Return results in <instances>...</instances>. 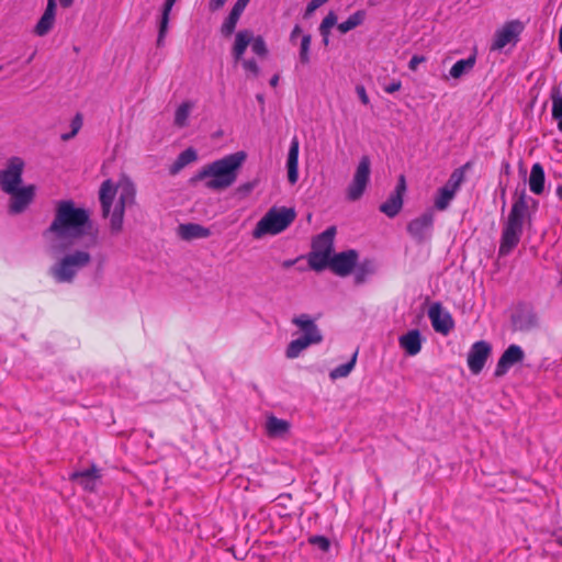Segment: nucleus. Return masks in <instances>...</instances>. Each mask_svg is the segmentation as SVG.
I'll return each instance as SVG.
<instances>
[{"instance_id": "f257e3e1", "label": "nucleus", "mask_w": 562, "mask_h": 562, "mask_svg": "<svg viewBox=\"0 0 562 562\" xmlns=\"http://www.w3.org/2000/svg\"><path fill=\"white\" fill-rule=\"evenodd\" d=\"M99 200L104 217H110V226L113 233L121 232L125 209L135 202V187L126 177L117 182L105 180L99 191Z\"/></svg>"}, {"instance_id": "f03ea898", "label": "nucleus", "mask_w": 562, "mask_h": 562, "mask_svg": "<svg viewBox=\"0 0 562 562\" xmlns=\"http://www.w3.org/2000/svg\"><path fill=\"white\" fill-rule=\"evenodd\" d=\"M90 228V215L83 207H77L71 200H61L56 204L55 218L48 232L59 240L72 243L82 237Z\"/></svg>"}, {"instance_id": "7ed1b4c3", "label": "nucleus", "mask_w": 562, "mask_h": 562, "mask_svg": "<svg viewBox=\"0 0 562 562\" xmlns=\"http://www.w3.org/2000/svg\"><path fill=\"white\" fill-rule=\"evenodd\" d=\"M247 155L239 150L203 166L195 175L196 181H204V186L213 191L229 188L237 179L238 171L246 161Z\"/></svg>"}, {"instance_id": "20e7f679", "label": "nucleus", "mask_w": 562, "mask_h": 562, "mask_svg": "<svg viewBox=\"0 0 562 562\" xmlns=\"http://www.w3.org/2000/svg\"><path fill=\"white\" fill-rule=\"evenodd\" d=\"M529 201H531L533 205H537V201L528 198L525 191H522L513 203L502 232L499 255H508L519 244L524 223L528 216Z\"/></svg>"}, {"instance_id": "39448f33", "label": "nucleus", "mask_w": 562, "mask_h": 562, "mask_svg": "<svg viewBox=\"0 0 562 562\" xmlns=\"http://www.w3.org/2000/svg\"><path fill=\"white\" fill-rule=\"evenodd\" d=\"M294 218L295 212L293 209L273 206L256 224L252 236L259 239L266 235H277L286 229Z\"/></svg>"}, {"instance_id": "423d86ee", "label": "nucleus", "mask_w": 562, "mask_h": 562, "mask_svg": "<svg viewBox=\"0 0 562 562\" xmlns=\"http://www.w3.org/2000/svg\"><path fill=\"white\" fill-rule=\"evenodd\" d=\"M90 260L91 256L88 251L76 250L60 258L50 267L49 272L56 282H71L78 271L86 267Z\"/></svg>"}, {"instance_id": "0eeeda50", "label": "nucleus", "mask_w": 562, "mask_h": 562, "mask_svg": "<svg viewBox=\"0 0 562 562\" xmlns=\"http://www.w3.org/2000/svg\"><path fill=\"white\" fill-rule=\"evenodd\" d=\"M249 45L251 46L252 53L260 57H265L268 53L266 42L261 36L254 37L250 30H240L235 34L232 47V56L236 64L241 60Z\"/></svg>"}, {"instance_id": "6e6552de", "label": "nucleus", "mask_w": 562, "mask_h": 562, "mask_svg": "<svg viewBox=\"0 0 562 562\" xmlns=\"http://www.w3.org/2000/svg\"><path fill=\"white\" fill-rule=\"evenodd\" d=\"M371 160L368 156H362L358 162L351 182L346 189L348 201H358L367 190L370 182Z\"/></svg>"}, {"instance_id": "1a4fd4ad", "label": "nucleus", "mask_w": 562, "mask_h": 562, "mask_svg": "<svg viewBox=\"0 0 562 562\" xmlns=\"http://www.w3.org/2000/svg\"><path fill=\"white\" fill-rule=\"evenodd\" d=\"M525 25L519 20H510L495 32L491 48L501 50L510 43H516L522 33Z\"/></svg>"}, {"instance_id": "9d476101", "label": "nucleus", "mask_w": 562, "mask_h": 562, "mask_svg": "<svg viewBox=\"0 0 562 562\" xmlns=\"http://www.w3.org/2000/svg\"><path fill=\"white\" fill-rule=\"evenodd\" d=\"M22 170V159L14 157L10 159L7 168L0 171V186L4 192H13L14 189L20 188Z\"/></svg>"}, {"instance_id": "9b49d317", "label": "nucleus", "mask_w": 562, "mask_h": 562, "mask_svg": "<svg viewBox=\"0 0 562 562\" xmlns=\"http://www.w3.org/2000/svg\"><path fill=\"white\" fill-rule=\"evenodd\" d=\"M492 351L491 345L485 340L474 342L468 353V367L473 374H479Z\"/></svg>"}, {"instance_id": "f8f14e48", "label": "nucleus", "mask_w": 562, "mask_h": 562, "mask_svg": "<svg viewBox=\"0 0 562 562\" xmlns=\"http://www.w3.org/2000/svg\"><path fill=\"white\" fill-rule=\"evenodd\" d=\"M524 358L525 352L520 346L514 344L508 346L497 361L494 375L497 378L505 375L513 366L521 362Z\"/></svg>"}, {"instance_id": "ddd939ff", "label": "nucleus", "mask_w": 562, "mask_h": 562, "mask_svg": "<svg viewBox=\"0 0 562 562\" xmlns=\"http://www.w3.org/2000/svg\"><path fill=\"white\" fill-rule=\"evenodd\" d=\"M428 317L437 333L447 335L453 327L451 315L442 308L440 303H434L429 306Z\"/></svg>"}, {"instance_id": "4468645a", "label": "nucleus", "mask_w": 562, "mask_h": 562, "mask_svg": "<svg viewBox=\"0 0 562 562\" xmlns=\"http://www.w3.org/2000/svg\"><path fill=\"white\" fill-rule=\"evenodd\" d=\"M432 225L434 212L428 210L420 216L412 220L407 225V231L413 238L423 240L430 235Z\"/></svg>"}, {"instance_id": "2eb2a0df", "label": "nucleus", "mask_w": 562, "mask_h": 562, "mask_svg": "<svg viewBox=\"0 0 562 562\" xmlns=\"http://www.w3.org/2000/svg\"><path fill=\"white\" fill-rule=\"evenodd\" d=\"M11 195L9 210L12 214H18L23 212L27 205L32 202L35 193L34 186H26L22 188H16L13 192H7Z\"/></svg>"}, {"instance_id": "dca6fc26", "label": "nucleus", "mask_w": 562, "mask_h": 562, "mask_svg": "<svg viewBox=\"0 0 562 562\" xmlns=\"http://www.w3.org/2000/svg\"><path fill=\"white\" fill-rule=\"evenodd\" d=\"M358 254L347 250L331 256L330 269L338 276H348L357 263Z\"/></svg>"}, {"instance_id": "f3484780", "label": "nucleus", "mask_w": 562, "mask_h": 562, "mask_svg": "<svg viewBox=\"0 0 562 562\" xmlns=\"http://www.w3.org/2000/svg\"><path fill=\"white\" fill-rule=\"evenodd\" d=\"M292 323L300 329L304 337L315 344L323 340V335L315 324V321L308 314H300L292 319Z\"/></svg>"}, {"instance_id": "a211bd4d", "label": "nucleus", "mask_w": 562, "mask_h": 562, "mask_svg": "<svg viewBox=\"0 0 562 562\" xmlns=\"http://www.w3.org/2000/svg\"><path fill=\"white\" fill-rule=\"evenodd\" d=\"M101 479L100 470L92 465L89 469L71 473L70 480L77 482L86 491H94Z\"/></svg>"}, {"instance_id": "6ab92c4d", "label": "nucleus", "mask_w": 562, "mask_h": 562, "mask_svg": "<svg viewBox=\"0 0 562 562\" xmlns=\"http://www.w3.org/2000/svg\"><path fill=\"white\" fill-rule=\"evenodd\" d=\"M56 10L57 7L46 5L42 16L33 29L36 36L43 37L53 30L56 21Z\"/></svg>"}, {"instance_id": "aec40b11", "label": "nucleus", "mask_w": 562, "mask_h": 562, "mask_svg": "<svg viewBox=\"0 0 562 562\" xmlns=\"http://www.w3.org/2000/svg\"><path fill=\"white\" fill-rule=\"evenodd\" d=\"M335 235L336 228L334 226L328 227L313 239L312 249L331 257Z\"/></svg>"}, {"instance_id": "412c9836", "label": "nucleus", "mask_w": 562, "mask_h": 562, "mask_svg": "<svg viewBox=\"0 0 562 562\" xmlns=\"http://www.w3.org/2000/svg\"><path fill=\"white\" fill-rule=\"evenodd\" d=\"M288 180L295 184L299 180V140L294 137L291 142L286 158Z\"/></svg>"}, {"instance_id": "4be33fe9", "label": "nucleus", "mask_w": 562, "mask_h": 562, "mask_svg": "<svg viewBox=\"0 0 562 562\" xmlns=\"http://www.w3.org/2000/svg\"><path fill=\"white\" fill-rule=\"evenodd\" d=\"M398 344L408 356H416L422 349V335L418 329H412L398 338Z\"/></svg>"}, {"instance_id": "5701e85b", "label": "nucleus", "mask_w": 562, "mask_h": 562, "mask_svg": "<svg viewBox=\"0 0 562 562\" xmlns=\"http://www.w3.org/2000/svg\"><path fill=\"white\" fill-rule=\"evenodd\" d=\"M211 235V231L200 224L188 223L179 226V236L184 240L207 238Z\"/></svg>"}, {"instance_id": "b1692460", "label": "nucleus", "mask_w": 562, "mask_h": 562, "mask_svg": "<svg viewBox=\"0 0 562 562\" xmlns=\"http://www.w3.org/2000/svg\"><path fill=\"white\" fill-rule=\"evenodd\" d=\"M513 326L516 330L528 331L538 326L537 315L532 311H521L513 316Z\"/></svg>"}, {"instance_id": "393cba45", "label": "nucleus", "mask_w": 562, "mask_h": 562, "mask_svg": "<svg viewBox=\"0 0 562 562\" xmlns=\"http://www.w3.org/2000/svg\"><path fill=\"white\" fill-rule=\"evenodd\" d=\"M290 430V423L276 416H269L266 420V431L271 438H282Z\"/></svg>"}, {"instance_id": "a878e982", "label": "nucleus", "mask_w": 562, "mask_h": 562, "mask_svg": "<svg viewBox=\"0 0 562 562\" xmlns=\"http://www.w3.org/2000/svg\"><path fill=\"white\" fill-rule=\"evenodd\" d=\"M476 64V54L473 53L464 59L458 60L449 70V77L460 79L472 71Z\"/></svg>"}, {"instance_id": "bb28decb", "label": "nucleus", "mask_w": 562, "mask_h": 562, "mask_svg": "<svg viewBox=\"0 0 562 562\" xmlns=\"http://www.w3.org/2000/svg\"><path fill=\"white\" fill-rule=\"evenodd\" d=\"M544 179L543 167L539 162L533 164L529 176L530 191L538 195L542 194L544 191Z\"/></svg>"}, {"instance_id": "cd10ccee", "label": "nucleus", "mask_w": 562, "mask_h": 562, "mask_svg": "<svg viewBox=\"0 0 562 562\" xmlns=\"http://www.w3.org/2000/svg\"><path fill=\"white\" fill-rule=\"evenodd\" d=\"M177 0H166L162 7V12L159 21V31L157 37V45L162 46L169 25V15Z\"/></svg>"}, {"instance_id": "c85d7f7f", "label": "nucleus", "mask_w": 562, "mask_h": 562, "mask_svg": "<svg viewBox=\"0 0 562 562\" xmlns=\"http://www.w3.org/2000/svg\"><path fill=\"white\" fill-rule=\"evenodd\" d=\"M403 206V198L398 193H392L387 200L380 205V211L389 217L396 216Z\"/></svg>"}, {"instance_id": "c756f323", "label": "nucleus", "mask_w": 562, "mask_h": 562, "mask_svg": "<svg viewBox=\"0 0 562 562\" xmlns=\"http://www.w3.org/2000/svg\"><path fill=\"white\" fill-rule=\"evenodd\" d=\"M366 18H367V12L364 10H358V11L353 12L352 14H350L346 21L339 23L337 25V29L341 34H346L349 31L361 25L364 22Z\"/></svg>"}, {"instance_id": "7c9ffc66", "label": "nucleus", "mask_w": 562, "mask_h": 562, "mask_svg": "<svg viewBox=\"0 0 562 562\" xmlns=\"http://www.w3.org/2000/svg\"><path fill=\"white\" fill-rule=\"evenodd\" d=\"M193 108V102L184 101L176 109L173 123L177 127L182 128L189 125V117Z\"/></svg>"}, {"instance_id": "2f4dec72", "label": "nucleus", "mask_w": 562, "mask_h": 562, "mask_svg": "<svg viewBox=\"0 0 562 562\" xmlns=\"http://www.w3.org/2000/svg\"><path fill=\"white\" fill-rule=\"evenodd\" d=\"M312 345H316L315 342L304 338L299 337L296 339H293L286 347L285 356L289 359H295L297 358L306 348H308Z\"/></svg>"}, {"instance_id": "473e14b6", "label": "nucleus", "mask_w": 562, "mask_h": 562, "mask_svg": "<svg viewBox=\"0 0 562 562\" xmlns=\"http://www.w3.org/2000/svg\"><path fill=\"white\" fill-rule=\"evenodd\" d=\"M330 256L314 249L307 256L308 265L315 271H323L325 268L330 267Z\"/></svg>"}, {"instance_id": "72a5a7b5", "label": "nucleus", "mask_w": 562, "mask_h": 562, "mask_svg": "<svg viewBox=\"0 0 562 562\" xmlns=\"http://www.w3.org/2000/svg\"><path fill=\"white\" fill-rule=\"evenodd\" d=\"M454 196L456 193L452 190L441 187L438 189L434 200L435 209L438 211L447 210Z\"/></svg>"}, {"instance_id": "f704fd0d", "label": "nucleus", "mask_w": 562, "mask_h": 562, "mask_svg": "<svg viewBox=\"0 0 562 562\" xmlns=\"http://www.w3.org/2000/svg\"><path fill=\"white\" fill-rule=\"evenodd\" d=\"M241 14V11L235 9L234 7L232 8L228 16L224 20L221 26V33L223 36L228 37L234 33Z\"/></svg>"}, {"instance_id": "c9c22d12", "label": "nucleus", "mask_w": 562, "mask_h": 562, "mask_svg": "<svg viewBox=\"0 0 562 562\" xmlns=\"http://www.w3.org/2000/svg\"><path fill=\"white\" fill-rule=\"evenodd\" d=\"M198 159V154L195 149L193 148H187L186 150L181 151L179 156L177 157L175 164L172 165L171 171L178 172L189 164L195 161Z\"/></svg>"}, {"instance_id": "e433bc0d", "label": "nucleus", "mask_w": 562, "mask_h": 562, "mask_svg": "<svg viewBox=\"0 0 562 562\" xmlns=\"http://www.w3.org/2000/svg\"><path fill=\"white\" fill-rule=\"evenodd\" d=\"M357 351L353 353V356L351 357V359L344 363V364H340L338 367H336L335 369H333L330 372H329V378L335 381L337 379H342V378H346L350 374V372L353 370L355 368V364H356V361H357Z\"/></svg>"}, {"instance_id": "4c0bfd02", "label": "nucleus", "mask_w": 562, "mask_h": 562, "mask_svg": "<svg viewBox=\"0 0 562 562\" xmlns=\"http://www.w3.org/2000/svg\"><path fill=\"white\" fill-rule=\"evenodd\" d=\"M311 43H312V36L310 34H304L301 38L300 43V52H299V60L303 65H307L311 61Z\"/></svg>"}, {"instance_id": "58836bf2", "label": "nucleus", "mask_w": 562, "mask_h": 562, "mask_svg": "<svg viewBox=\"0 0 562 562\" xmlns=\"http://www.w3.org/2000/svg\"><path fill=\"white\" fill-rule=\"evenodd\" d=\"M463 177H464L463 170L456 169L451 173L448 182L443 187L448 188L449 190H452L454 193H457L460 188L461 182L463 181Z\"/></svg>"}, {"instance_id": "ea45409f", "label": "nucleus", "mask_w": 562, "mask_h": 562, "mask_svg": "<svg viewBox=\"0 0 562 562\" xmlns=\"http://www.w3.org/2000/svg\"><path fill=\"white\" fill-rule=\"evenodd\" d=\"M337 24V15L330 11L319 24V33L330 32L331 27Z\"/></svg>"}, {"instance_id": "a19ab883", "label": "nucleus", "mask_w": 562, "mask_h": 562, "mask_svg": "<svg viewBox=\"0 0 562 562\" xmlns=\"http://www.w3.org/2000/svg\"><path fill=\"white\" fill-rule=\"evenodd\" d=\"M70 126H71V131L69 133H65L61 135L63 140H68L70 138H72L75 135H77V133L79 132V130L82 126V117L80 114H77L71 120Z\"/></svg>"}, {"instance_id": "79ce46f5", "label": "nucleus", "mask_w": 562, "mask_h": 562, "mask_svg": "<svg viewBox=\"0 0 562 562\" xmlns=\"http://www.w3.org/2000/svg\"><path fill=\"white\" fill-rule=\"evenodd\" d=\"M238 63L241 64L246 72L252 75L254 77H257L259 75V66L255 59H245L243 56L241 60H239Z\"/></svg>"}, {"instance_id": "37998d69", "label": "nucleus", "mask_w": 562, "mask_h": 562, "mask_svg": "<svg viewBox=\"0 0 562 562\" xmlns=\"http://www.w3.org/2000/svg\"><path fill=\"white\" fill-rule=\"evenodd\" d=\"M310 543L318 547L322 551L326 552L329 550L330 542L329 540L324 536H313L310 538Z\"/></svg>"}, {"instance_id": "c03bdc74", "label": "nucleus", "mask_w": 562, "mask_h": 562, "mask_svg": "<svg viewBox=\"0 0 562 562\" xmlns=\"http://www.w3.org/2000/svg\"><path fill=\"white\" fill-rule=\"evenodd\" d=\"M552 117L557 121L562 119V97L561 95L552 97Z\"/></svg>"}, {"instance_id": "a18cd8bd", "label": "nucleus", "mask_w": 562, "mask_h": 562, "mask_svg": "<svg viewBox=\"0 0 562 562\" xmlns=\"http://www.w3.org/2000/svg\"><path fill=\"white\" fill-rule=\"evenodd\" d=\"M356 92H357L361 103L364 104V105H368L369 102H370V99L368 97L366 88L363 86L359 85V86L356 87Z\"/></svg>"}, {"instance_id": "49530a36", "label": "nucleus", "mask_w": 562, "mask_h": 562, "mask_svg": "<svg viewBox=\"0 0 562 562\" xmlns=\"http://www.w3.org/2000/svg\"><path fill=\"white\" fill-rule=\"evenodd\" d=\"M328 0H311L306 7V14L313 13L317 8L326 3Z\"/></svg>"}, {"instance_id": "de8ad7c7", "label": "nucleus", "mask_w": 562, "mask_h": 562, "mask_svg": "<svg viewBox=\"0 0 562 562\" xmlns=\"http://www.w3.org/2000/svg\"><path fill=\"white\" fill-rule=\"evenodd\" d=\"M425 60H426V58L424 56L414 55L408 63V67L411 70L415 71L417 69L418 65L424 63Z\"/></svg>"}, {"instance_id": "09e8293b", "label": "nucleus", "mask_w": 562, "mask_h": 562, "mask_svg": "<svg viewBox=\"0 0 562 562\" xmlns=\"http://www.w3.org/2000/svg\"><path fill=\"white\" fill-rule=\"evenodd\" d=\"M402 87V83L400 80H395V81H392L391 83H389L387 86L384 87V91L386 93H394L396 91H398Z\"/></svg>"}, {"instance_id": "8fccbe9b", "label": "nucleus", "mask_w": 562, "mask_h": 562, "mask_svg": "<svg viewBox=\"0 0 562 562\" xmlns=\"http://www.w3.org/2000/svg\"><path fill=\"white\" fill-rule=\"evenodd\" d=\"M405 190H406L405 177L401 176L398 179V182L396 184L395 191L393 193H398L400 196L403 198Z\"/></svg>"}, {"instance_id": "3c124183", "label": "nucleus", "mask_w": 562, "mask_h": 562, "mask_svg": "<svg viewBox=\"0 0 562 562\" xmlns=\"http://www.w3.org/2000/svg\"><path fill=\"white\" fill-rule=\"evenodd\" d=\"M227 0H210L209 1V9L211 11H217L220 10L225 3H226Z\"/></svg>"}, {"instance_id": "603ef678", "label": "nucleus", "mask_w": 562, "mask_h": 562, "mask_svg": "<svg viewBox=\"0 0 562 562\" xmlns=\"http://www.w3.org/2000/svg\"><path fill=\"white\" fill-rule=\"evenodd\" d=\"M301 32H302L301 26L299 24L294 25V27L292 29L291 34H290V42L294 43L296 37L301 34Z\"/></svg>"}, {"instance_id": "864d4df0", "label": "nucleus", "mask_w": 562, "mask_h": 562, "mask_svg": "<svg viewBox=\"0 0 562 562\" xmlns=\"http://www.w3.org/2000/svg\"><path fill=\"white\" fill-rule=\"evenodd\" d=\"M249 2H250V0H237L233 7L237 10L244 12V10L246 9V7L248 5Z\"/></svg>"}, {"instance_id": "5fc2aeb1", "label": "nucleus", "mask_w": 562, "mask_h": 562, "mask_svg": "<svg viewBox=\"0 0 562 562\" xmlns=\"http://www.w3.org/2000/svg\"><path fill=\"white\" fill-rule=\"evenodd\" d=\"M252 189H254V184H252V183H250V182H247V183L241 184V186L238 188V191H239V192H243V193H245V194H247V193L251 192V191H252Z\"/></svg>"}, {"instance_id": "6e6d98bb", "label": "nucleus", "mask_w": 562, "mask_h": 562, "mask_svg": "<svg viewBox=\"0 0 562 562\" xmlns=\"http://www.w3.org/2000/svg\"><path fill=\"white\" fill-rule=\"evenodd\" d=\"M322 37H323V44L324 45H328L329 43V35H330V32H326V33H321Z\"/></svg>"}, {"instance_id": "4d7b16f0", "label": "nucleus", "mask_w": 562, "mask_h": 562, "mask_svg": "<svg viewBox=\"0 0 562 562\" xmlns=\"http://www.w3.org/2000/svg\"><path fill=\"white\" fill-rule=\"evenodd\" d=\"M558 45H559V50L562 53V26L559 30Z\"/></svg>"}, {"instance_id": "13d9d810", "label": "nucleus", "mask_w": 562, "mask_h": 562, "mask_svg": "<svg viewBox=\"0 0 562 562\" xmlns=\"http://www.w3.org/2000/svg\"><path fill=\"white\" fill-rule=\"evenodd\" d=\"M74 0H59V3L63 8H69L72 4Z\"/></svg>"}, {"instance_id": "bf43d9fd", "label": "nucleus", "mask_w": 562, "mask_h": 562, "mask_svg": "<svg viewBox=\"0 0 562 562\" xmlns=\"http://www.w3.org/2000/svg\"><path fill=\"white\" fill-rule=\"evenodd\" d=\"M278 82H279V76H278V75H274V76L270 79V86H271V87H277V86H278Z\"/></svg>"}, {"instance_id": "052dcab7", "label": "nucleus", "mask_w": 562, "mask_h": 562, "mask_svg": "<svg viewBox=\"0 0 562 562\" xmlns=\"http://www.w3.org/2000/svg\"><path fill=\"white\" fill-rule=\"evenodd\" d=\"M294 262H295V260H286V261L283 262V266L288 268V267L293 266Z\"/></svg>"}, {"instance_id": "680f3d73", "label": "nucleus", "mask_w": 562, "mask_h": 562, "mask_svg": "<svg viewBox=\"0 0 562 562\" xmlns=\"http://www.w3.org/2000/svg\"><path fill=\"white\" fill-rule=\"evenodd\" d=\"M46 5L57 7L56 0H47V4Z\"/></svg>"}, {"instance_id": "e2e57ef3", "label": "nucleus", "mask_w": 562, "mask_h": 562, "mask_svg": "<svg viewBox=\"0 0 562 562\" xmlns=\"http://www.w3.org/2000/svg\"><path fill=\"white\" fill-rule=\"evenodd\" d=\"M557 193L559 198L562 200V184L558 188Z\"/></svg>"}, {"instance_id": "0e129e2a", "label": "nucleus", "mask_w": 562, "mask_h": 562, "mask_svg": "<svg viewBox=\"0 0 562 562\" xmlns=\"http://www.w3.org/2000/svg\"><path fill=\"white\" fill-rule=\"evenodd\" d=\"M558 128L562 132V119L558 120Z\"/></svg>"}, {"instance_id": "69168bd1", "label": "nucleus", "mask_w": 562, "mask_h": 562, "mask_svg": "<svg viewBox=\"0 0 562 562\" xmlns=\"http://www.w3.org/2000/svg\"><path fill=\"white\" fill-rule=\"evenodd\" d=\"M34 56H35V53H33V54L29 57L27 63H31V61H32V59L34 58Z\"/></svg>"}, {"instance_id": "338daca9", "label": "nucleus", "mask_w": 562, "mask_h": 562, "mask_svg": "<svg viewBox=\"0 0 562 562\" xmlns=\"http://www.w3.org/2000/svg\"><path fill=\"white\" fill-rule=\"evenodd\" d=\"M2 70V66H0V71Z\"/></svg>"}]
</instances>
